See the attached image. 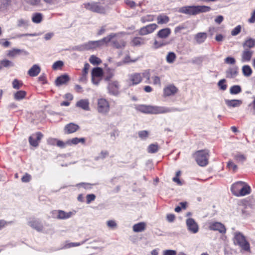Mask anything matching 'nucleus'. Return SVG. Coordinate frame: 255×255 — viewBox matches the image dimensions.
<instances>
[{
    "label": "nucleus",
    "instance_id": "17",
    "mask_svg": "<svg viewBox=\"0 0 255 255\" xmlns=\"http://www.w3.org/2000/svg\"><path fill=\"white\" fill-rule=\"evenodd\" d=\"M103 75V70L100 67H96L93 69L92 71V81L95 85L99 84L98 81H95V77L99 78Z\"/></svg>",
    "mask_w": 255,
    "mask_h": 255
},
{
    "label": "nucleus",
    "instance_id": "15",
    "mask_svg": "<svg viewBox=\"0 0 255 255\" xmlns=\"http://www.w3.org/2000/svg\"><path fill=\"white\" fill-rule=\"evenodd\" d=\"M244 49L241 55V61L242 62H249L252 59L254 51L252 49Z\"/></svg>",
    "mask_w": 255,
    "mask_h": 255
},
{
    "label": "nucleus",
    "instance_id": "14",
    "mask_svg": "<svg viewBox=\"0 0 255 255\" xmlns=\"http://www.w3.org/2000/svg\"><path fill=\"white\" fill-rule=\"evenodd\" d=\"M186 225L188 230L192 233H196L199 230L198 225L192 218H189L186 220Z\"/></svg>",
    "mask_w": 255,
    "mask_h": 255
},
{
    "label": "nucleus",
    "instance_id": "36",
    "mask_svg": "<svg viewBox=\"0 0 255 255\" xmlns=\"http://www.w3.org/2000/svg\"><path fill=\"white\" fill-rule=\"evenodd\" d=\"M23 50L18 49H13L9 50L7 52V56L10 58H14L17 56L20 55Z\"/></svg>",
    "mask_w": 255,
    "mask_h": 255
},
{
    "label": "nucleus",
    "instance_id": "50",
    "mask_svg": "<svg viewBox=\"0 0 255 255\" xmlns=\"http://www.w3.org/2000/svg\"><path fill=\"white\" fill-rule=\"evenodd\" d=\"M226 82L225 79H222L220 80L218 83V86L220 88V89L223 91L226 90L227 86L225 84Z\"/></svg>",
    "mask_w": 255,
    "mask_h": 255
},
{
    "label": "nucleus",
    "instance_id": "22",
    "mask_svg": "<svg viewBox=\"0 0 255 255\" xmlns=\"http://www.w3.org/2000/svg\"><path fill=\"white\" fill-rule=\"evenodd\" d=\"M237 67H230L226 72V77L228 78H234L238 74Z\"/></svg>",
    "mask_w": 255,
    "mask_h": 255
},
{
    "label": "nucleus",
    "instance_id": "35",
    "mask_svg": "<svg viewBox=\"0 0 255 255\" xmlns=\"http://www.w3.org/2000/svg\"><path fill=\"white\" fill-rule=\"evenodd\" d=\"M82 143L83 144L85 143V138L84 137L82 138H78V137H74L72 139H69L67 140V143L68 145L71 144H77L79 143Z\"/></svg>",
    "mask_w": 255,
    "mask_h": 255
},
{
    "label": "nucleus",
    "instance_id": "6",
    "mask_svg": "<svg viewBox=\"0 0 255 255\" xmlns=\"http://www.w3.org/2000/svg\"><path fill=\"white\" fill-rule=\"evenodd\" d=\"M97 110L102 114H107L110 111V104L108 101L104 98H100L97 102Z\"/></svg>",
    "mask_w": 255,
    "mask_h": 255
},
{
    "label": "nucleus",
    "instance_id": "53",
    "mask_svg": "<svg viewBox=\"0 0 255 255\" xmlns=\"http://www.w3.org/2000/svg\"><path fill=\"white\" fill-rule=\"evenodd\" d=\"M241 30V25H238L235 28H234L231 34L232 35L235 36L238 35Z\"/></svg>",
    "mask_w": 255,
    "mask_h": 255
},
{
    "label": "nucleus",
    "instance_id": "19",
    "mask_svg": "<svg viewBox=\"0 0 255 255\" xmlns=\"http://www.w3.org/2000/svg\"><path fill=\"white\" fill-rule=\"evenodd\" d=\"M70 80V77L66 74L62 75L58 77L55 80V83L57 86H60L63 84H67Z\"/></svg>",
    "mask_w": 255,
    "mask_h": 255
},
{
    "label": "nucleus",
    "instance_id": "26",
    "mask_svg": "<svg viewBox=\"0 0 255 255\" xmlns=\"http://www.w3.org/2000/svg\"><path fill=\"white\" fill-rule=\"evenodd\" d=\"M40 70V67L38 65L35 64L28 71V74L31 77H35L39 74Z\"/></svg>",
    "mask_w": 255,
    "mask_h": 255
},
{
    "label": "nucleus",
    "instance_id": "49",
    "mask_svg": "<svg viewBox=\"0 0 255 255\" xmlns=\"http://www.w3.org/2000/svg\"><path fill=\"white\" fill-rule=\"evenodd\" d=\"M204 60L203 56H199L195 57L192 60V63L193 64H201Z\"/></svg>",
    "mask_w": 255,
    "mask_h": 255
},
{
    "label": "nucleus",
    "instance_id": "45",
    "mask_svg": "<svg viewBox=\"0 0 255 255\" xmlns=\"http://www.w3.org/2000/svg\"><path fill=\"white\" fill-rule=\"evenodd\" d=\"M12 87L15 89H19L23 86V83L21 81L18 80L16 79H14L12 82Z\"/></svg>",
    "mask_w": 255,
    "mask_h": 255
},
{
    "label": "nucleus",
    "instance_id": "59",
    "mask_svg": "<svg viewBox=\"0 0 255 255\" xmlns=\"http://www.w3.org/2000/svg\"><path fill=\"white\" fill-rule=\"evenodd\" d=\"M67 145H68L67 141L66 142H64L62 140L58 139L56 145L58 147L61 148H65Z\"/></svg>",
    "mask_w": 255,
    "mask_h": 255
},
{
    "label": "nucleus",
    "instance_id": "20",
    "mask_svg": "<svg viewBox=\"0 0 255 255\" xmlns=\"http://www.w3.org/2000/svg\"><path fill=\"white\" fill-rule=\"evenodd\" d=\"M177 91V88L174 85H170L164 88V94L166 96H170L175 94Z\"/></svg>",
    "mask_w": 255,
    "mask_h": 255
},
{
    "label": "nucleus",
    "instance_id": "5",
    "mask_svg": "<svg viewBox=\"0 0 255 255\" xmlns=\"http://www.w3.org/2000/svg\"><path fill=\"white\" fill-rule=\"evenodd\" d=\"M193 156L195 159L197 163L200 166L204 167L208 164L209 154L208 150L197 151L193 154Z\"/></svg>",
    "mask_w": 255,
    "mask_h": 255
},
{
    "label": "nucleus",
    "instance_id": "7",
    "mask_svg": "<svg viewBox=\"0 0 255 255\" xmlns=\"http://www.w3.org/2000/svg\"><path fill=\"white\" fill-rule=\"evenodd\" d=\"M120 85L118 81H111L108 85V90L109 93L113 95L117 96L119 94Z\"/></svg>",
    "mask_w": 255,
    "mask_h": 255
},
{
    "label": "nucleus",
    "instance_id": "24",
    "mask_svg": "<svg viewBox=\"0 0 255 255\" xmlns=\"http://www.w3.org/2000/svg\"><path fill=\"white\" fill-rule=\"evenodd\" d=\"M28 225L32 228L38 232L41 231L43 229V226L38 220L33 219L28 222Z\"/></svg>",
    "mask_w": 255,
    "mask_h": 255
},
{
    "label": "nucleus",
    "instance_id": "51",
    "mask_svg": "<svg viewBox=\"0 0 255 255\" xmlns=\"http://www.w3.org/2000/svg\"><path fill=\"white\" fill-rule=\"evenodd\" d=\"M227 167L230 169H232L234 172H235L238 168L237 165L233 163L231 160H230L227 163Z\"/></svg>",
    "mask_w": 255,
    "mask_h": 255
},
{
    "label": "nucleus",
    "instance_id": "38",
    "mask_svg": "<svg viewBox=\"0 0 255 255\" xmlns=\"http://www.w3.org/2000/svg\"><path fill=\"white\" fill-rule=\"evenodd\" d=\"M159 149L158 144L156 143H152L150 144L147 147V151L150 153H154L157 152Z\"/></svg>",
    "mask_w": 255,
    "mask_h": 255
},
{
    "label": "nucleus",
    "instance_id": "63",
    "mask_svg": "<svg viewBox=\"0 0 255 255\" xmlns=\"http://www.w3.org/2000/svg\"><path fill=\"white\" fill-rule=\"evenodd\" d=\"M248 22L250 23L255 22V9L251 13V17L248 19Z\"/></svg>",
    "mask_w": 255,
    "mask_h": 255
},
{
    "label": "nucleus",
    "instance_id": "44",
    "mask_svg": "<svg viewBox=\"0 0 255 255\" xmlns=\"http://www.w3.org/2000/svg\"><path fill=\"white\" fill-rule=\"evenodd\" d=\"M11 0H0V9H5L9 5Z\"/></svg>",
    "mask_w": 255,
    "mask_h": 255
},
{
    "label": "nucleus",
    "instance_id": "16",
    "mask_svg": "<svg viewBox=\"0 0 255 255\" xmlns=\"http://www.w3.org/2000/svg\"><path fill=\"white\" fill-rule=\"evenodd\" d=\"M79 128L80 127L78 125L71 123L65 126L64 131L66 134H70L77 131Z\"/></svg>",
    "mask_w": 255,
    "mask_h": 255
},
{
    "label": "nucleus",
    "instance_id": "10",
    "mask_svg": "<svg viewBox=\"0 0 255 255\" xmlns=\"http://www.w3.org/2000/svg\"><path fill=\"white\" fill-rule=\"evenodd\" d=\"M158 26L155 23L148 24L140 28L138 33L140 35H145L153 32Z\"/></svg>",
    "mask_w": 255,
    "mask_h": 255
},
{
    "label": "nucleus",
    "instance_id": "48",
    "mask_svg": "<svg viewBox=\"0 0 255 255\" xmlns=\"http://www.w3.org/2000/svg\"><path fill=\"white\" fill-rule=\"evenodd\" d=\"M168 43L165 42L163 41L155 40L153 43V46L155 48L157 49L163 46L166 45Z\"/></svg>",
    "mask_w": 255,
    "mask_h": 255
},
{
    "label": "nucleus",
    "instance_id": "11",
    "mask_svg": "<svg viewBox=\"0 0 255 255\" xmlns=\"http://www.w3.org/2000/svg\"><path fill=\"white\" fill-rule=\"evenodd\" d=\"M43 134L40 132H37L32 134L29 137V142L30 144L34 147H37L43 137Z\"/></svg>",
    "mask_w": 255,
    "mask_h": 255
},
{
    "label": "nucleus",
    "instance_id": "2",
    "mask_svg": "<svg viewBox=\"0 0 255 255\" xmlns=\"http://www.w3.org/2000/svg\"><path fill=\"white\" fill-rule=\"evenodd\" d=\"M105 45L111 43V45L117 49H123L126 45V41L120 34L111 33L104 38Z\"/></svg>",
    "mask_w": 255,
    "mask_h": 255
},
{
    "label": "nucleus",
    "instance_id": "12",
    "mask_svg": "<svg viewBox=\"0 0 255 255\" xmlns=\"http://www.w3.org/2000/svg\"><path fill=\"white\" fill-rule=\"evenodd\" d=\"M142 81V75L141 73H135L130 74L129 76L128 82L129 86L137 85Z\"/></svg>",
    "mask_w": 255,
    "mask_h": 255
},
{
    "label": "nucleus",
    "instance_id": "9",
    "mask_svg": "<svg viewBox=\"0 0 255 255\" xmlns=\"http://www.w3.org/2000/svg\"><path fill=\"white\" fill-rule=\"evenodd\" d=\"M85 7L87 9L92 11L98 12L100 13H104L105 12V9L104 7L97 3H85Z\"/></svg>",
    "mask_w": 255,
    "mask_h": 255
},
{
    "label": "nucleus",
    "instance_id": "28",
    "mask_svg": "<svg viewBox=\"0 0 255 255\" xmlns=\"http://www.w3.org/2000/svg\"><path fill=\"white\" fill-rule=\"evenodd\" d=\"M171 33V29L169 28H165L160 30L157 34V36L160 38H166L168 37Z\"/></svg>",
    "mask_w": 255,
    "mask_h": 255
},
{
    "label": "nucleus",
    "instance_id": "58",
    "mask_svg": "<svg viewBox=\"0 0 255 255\" xmlns=\"http://www.w3.org/2000/svg\"><path fill=\"white\" fill-rule=\"evenodd\" d=\"M142 77H145L147 79V81L146 83H150L149 79H150V73L148 71H145L144 72L141 73Z\"/></svg>",
    "mask_w": 255,
    "mask_h": 255
},
{
    "label": "nucleus",
    "instance_id": "18",
    "mask_svg": "<svg viewBox=\"0 0 255 255\" xmlns=\"http://www.w3.org/2000/svg\"><path fill=\"white\" fill-rule=\"evenodd\" d=\"M244 184L245 182L243 181H238L233 184L231 188L232 193L234 195L239 197V194L240 192V189H241L242 186L244 185Z\"/></svg>",
    "mask_w": 255,
    "mask_h": 255
},
{
    "label": "nucleus",
    "instance_id": "4",
    "mask_svg": "<svg viewBox=\"0 0 255 255\" xmlns=\"http://www.w3.org/2000/svg\"><path fill=\"white\" fill-rule=\"evenodd\" d=\"M233 242L235 245L238 246L242 250L245 252L250 251V245L244 235L239 232L234 233Z\"/></svg>",
    "mask_w": 255,
    "mask_h": 255
},
{
    "label": "nucleus",
    "instance_id": "55",
    "mask_svg": "<svg viewBox=\"0 0 255 255\" xmlns=\"http://www.w3.org/2000/svg\"><path fill=\"white\" fill-rule=\"evenodd\" d=\"M63 65V62L61 61H58L54 63L52 65V68L56 70L58 68H61Z\"/></svg>",
    "mask_w": 255,
    "mask_h": 255
},
{
    "label": "nucleus",
    "instance_id": "39",
    "mask_svg": "<svg viewBox=\"0 0 255 255\" xmlns=\"http://www.w3.org/2000/svg\"><path fill=\"white\" fill-rule=\"evenodd\" d=\"M242 72L245 76L249 77L252 75L253 71L250 66L244 65L242 67Z\"/></svg>",
    "mask_w": 255,
    "mask_h": 255
},
{
    "label": "nucleus",
    "instance_id": "1",
    "mask_svg": "<svg viewBox=\"0 0 255 255\" xmlns=\"http://www.w3.org/2000/svg\"><path fill=\"white\" fill-rule=\"evenodd\" d=\"M136 110L145 114H158L179 111L176 108H168L163 107L146 106L144 105H138Z\"/></svg>",
    "mask_w": 255,
    "mask_h": 255
},
{
    "label": "nucleus",
    "instance_id": "13",
    "mask_svg": "<svg viewBox=\"0 0 255 255\" xmlns=\"http://www.w3.org/2000/svg\"><path fill=\"white\" fill-rule=\"evenodd\" d=\"M178 11L182 13L191 15L197 14L196 6H183L179 9Z\"/></svg>",
    "mask_w": 255,
    "mask_h": 255
},
{
    "label": "nucleus",
    "instance_id": "41",
    "mask_svg": "<svg viewBox=\"0 0 255 255\" xmlns=\"http://www.w3.org/2000/svg\"><path fill=\"white\" fill-rule=\"evenodd\" d=\"M176 58V54L173 52H169L166 56V61L169 63H172L174 62Z\"/></svg>",
    "mask_w": 255,
    "mask_h": 255
},
{
    "label": "nucleus",
    "instance_id": "47",
    "mask_svg": "<svg viewBox=\"0 0 255 255\" xmlns=\"http://www.w3.org/2000/svg\"><path fill=\"white\" fill-rule=\"evenodd\" d=\"M42 15L40 13H35L32 17V20L34 23H39L42 20Z\"/></svg>",
    "mask_w": 255,
    "mask_h": 255
},
{
    "label": "nucleus",
    "instance_id": "30",
    "mask_svg": "<svg viewBox=\"0 0 255 255\" xmlns=\"http://www.w3.org/2000/svg\"><path fill=\"white\" fill-rule=\"evenodd\" d=\"M146 224L144 222H140L133 226L132 229L134 232H141L145 230Z\"/></svg>",
    "mask_w": 255,
    "mask_h": 255
},
{
    "label": "nucleus",
    "instance_id": "42",
    "mask_svg": "<svg viewBox=\"0 0 255 255\" xmlns=\"http://www.w3.org/2000/svg\"><path fill=\"white\" fill-rule=\"evenodd\" d=\"M242 89L239 85H234L230 88V92L231 94H238L241 93Z\"/></svg>",
    "mask_w": 255,
    "mask_h": 255
},
{
    "label": "nucleus",
    "instance_id": "33",
    "mask_svg": "<svg viewBox=\"0 0 255 255\" xmlns=\"http://www.w3.org/2000/svg\"><path fill=\"white\" fill-rule=\"evenodd\" d=\"M14 66V63L8 59H5L0 61V69L3 67L9 68Z\"/></svg>",
    "mask_w": 255,
    "mask_h": 255
},
{
    "label": "nucleus",
    "instance_id": "29",
    "mask_svg": "<svg viewBox=\"0 0 255 255\" xmlns=\"http://www.w3.org/2000/svg\"><path fill=\"white\" fill-rule=\"evenodd\" d=\"M145 39L140 37H134L131 41V44L134 46H139L143 45L145 43Z\"/></svg>",
    "mask_w": 255,
    "mask_h": 255
},
{
    "label": "nucleus",
    "instance_id": "54",
    "mask_svg": "<svg viewBox=\"0 0 255 255\" xmlns=\"http://www.w3.org/2000/svg\"><path fill=\"white\" fill-rule=\"evenodd\" d=\"M138 135L141 139H145L148 136V132L146 130H142L138 132Z\"/></svg>",
    "mask_w": 255,
    "mask_h": 255
},
{
    "label": "nucleus",
    "instance_id": "46",
    "mask_svg": "<svg viewBox=\"0 0 255 255\" xmlns=\"http://www.w3.org/2000/svg\"><path fill=\"white\" fill-rule=\"evenodd\" d=\"M234 158L237 162H244L246 159L244 155L239 153L234 154Z\"/></svg>",
    "mask_w": 255,
    "mask_h": 255
},
{
    "label": "nucleus",
    "instance_id": "61",
    "mask_svg": "<svg viewBox=\"0 0 255 255\" xmlns=\"http://www.w3.org/2000/svg\"><path fill=\"white\" fill-rule=\"evenodd\" d=\"M108 226L112 229H115L117 227V224L115 221L110 220L107 222Z\"/></svg>",
    "mask_w": 255,
    "mask_h": 255
},
{
    "label": "nucleus",
    "instance_id": "64",
    "mask_svg": "<svg viewBox=\"0 0 255 255\" xmlns=\"http://www.w3.org/2000/svg\"><path fill=\"white\" fill-rule=\"evenodd\" d=\"M176 252L174 250H166L164 252L163 255H176Z\"/></svg>",
    "mask_w": 255,
    "mask_h": 255
},
{
    "label": "nucleus",
    "instance_id": "23",
    "mask_svg": "<svg viewBox=\"0 0 255 255\" xmlns=\"http://www.w3.org/2000/svg\"><path fill=\"white\" fill-rule=\"evenodd\" d=\"M244 48L251 49L255 47V39L252 38H247L243 43Z\"/></svg>",
    "mask_w": 255,
    "mask_h": 255
},
{
    "label": "nucleus",
    "instance_id": "60",
    "mask_svg": "<svg viewBox=\"0 0 255 255\" xmlns=\"http://www.w3.org/2000/svg\"><path fill=\"white\" fill-rule=\"evenodd\" d=\"M31 180V176L26 173L22 178H21V181L23 182H28Z\"/></svg>",
    "mask_w": 255,
    "mask_h": 255
},
{
    "label": "nucleus",
    "instance_id": "37",
    "mask_svg": "<svg viewBox=\"0 0 255 255\" xmlns=\"http://www.w3.org/2000/svg\"><path fill=\"white\" fill-rule=\"evenodd\" d=\"M157 21L159 24H165L169 22V18L167 15L160 14L157 17Z\"/></svg>",
    "mask_w": 255,
    "mask_h": 255
},
{
    "label": "nucleus",
    "instance_id": "25",
    "mask_svg": "<svg viewBox=\"0 0 255 255\" xmlns=\"http://www.w3.org/2000/svg\"><path fill=\"white\" fill-rule=\"evenodd\" d=\"M76 106L85 111H89L90 110L89 103L88 100L86 99L79 100L76 103Z\"/></svg>",
    "mask_w": 255,
    "mask_h": 255
},
{
    "label": "nucleus",
    "instance_id": "32",
    "mask_svg": "<svg viewBox=\"0 0 255 255\" xmlns=\"http://www.w3.org/2000/svg\"><path fill=\"white\" fill-rule=\"evenodd\" d=\"M73 213L71 212H65L62 210H58L57 218L58 219H66L72 216Z\"/></svg>",
    "mask_w": 255,
    "mask_h": 255
},
{
    "label": "nucleus",
    "instance_id": "34",
    "mask_svg": "<svg viewBox=\"0 0 255 255\" xmlns=\"http://www.w3.org/2000/svg\"><path fill=\"white\" fill-rule=\"evenodd\" d=\"M26 95V92L25 91L20 90L14 94L13 97L15 100L20 101L24 99Z\"/></svg>",
    "mask_w": 255,
    "mask_h": 255
},
{
    "label": "nucleus",
    "instance_id": "52",
    "mask_svg": "<svg viewBox=\"0 0 255 255\" xmlns=\"http://www.w3.org/2000/svg\"><path fill=\"white\" fill-rule=\"evenodd\" d=\"M225 63L228 64H235L236 63V60L234 58L232 57H227L224 60Z\"/></svg>",
    "mask_w": 255,
    "mask_h": 255
},
{
    "label": "nucleus",
    "instance_id": "27",
    "mask_svg": "<svg viewBox=\"0 0 255 255\" xmlns=\"http://www.w3.org/2000/svg\"><path fill=\"white\" fill-rule=\"evenodd\" d=\"M207 38V34L206 32H199L194 36V39L198 44L203 43Z\"/></svg>",
    "mask_w": 255,
    "mask_h": 255
},
{
    "label": "nucleus",
    "instance_id": "8",
    "mask_svg": "<svg viewBox=\"0 0 255 255\" xmlns=\"http://www.w3.org/2000/svg\"><path fill=\"white\" fill-rule=\"evenodd\" d=\"M209 228L210 230L217 231L222 234H224L226 232L225 226L220 222H215L210 223Z\"/></svg>",
    "mask_w": 255,
    "mask_h": 255
},
{
    "label": "nucleus",
    "instance_id": "56",
    "mask_svg": "<svg viewBox=\"0 0 255 255\" xmlns=\"http://www.w3.org/2000/svg\"><path fill=\"white\" fill-rule=\"evenodd\" d=\"M96 198V196L93 194H88L86 196L87 203L89 204Z\"/></svg>",
    "mask_w": 255,
    "mask_h": 255
},
{
    "label": "nucleus",
    "instance_id": "31",
    "mask_svg": "<svg viewBox=\"0 0 255 255\" xmlns=\"http://www.w3.org/2000/svg\"><path fill=\"white\" fill-rule=\"evenodd\" d=\"M240 190V192L239 194V197L249 194L251 191V187L245 182Z\"/></svg>",
    "mask_w": 255,
    "mask_h": 255
},
{
    "label": "nucleus",
    "instance_id": "43",
    "mask_svg": "<svg viewBox=\"0 0 255 255\" xmlns=\"http://www.w3.org/2000/svg\"><path fill=\"white\" fill-rule=\"evenodd\" d=\"M90 62L93 65H99L101 63V60L100 58L95 55H92L89 59Z\"/></svg>",
    "mask_w": 255,
    "mask_h": 255
},
{
    "label": "nucleus",
    "instance_id": "57",
    "mask_svg": "<svg viewBox=\"0 0 255 255\" xmlns=\"http://www.w3.org/2000/svg\"><path fill=\"white\" fill-rule=\"evenodd\" d=\"M58 139L55 138H49L47 139V143L51 145H56Z\"/></svg>",
    "mask_w": 255,
    "mask_h": 255
},
{
    "label": "nucleus",
    "instance_id": "62",
    "mask_svg": "<svg viewBox=\"0 0 255 255\" xmlns=\"http://www.w3.org/2000/svg\"><path fill=\"white\" fill-rule=\"evenodd\" d=\"M87 73H85L82 71V74L81 76L79 78V81L83 83H85L87 81Z\"/></svg>",
    "mask_w": 255,
    "mask_h": 255
},
{
    "label": "nucleus",
    "instance_id": "40",
    "mask_svg": "<svg viewBox=\"0 0 255 255\" xmlns=\"http://www.w3.org/2000/svg\"><path fill=\"white\" fill-rule=\"evenodd\" d=\"M197 14L201 12H206L209 11L211 10V7L205 5H197Z\"/></svg>",
    "mask_w": 255,
    "mask_h": 255
},
{
    "label": "nucleus",
    "instance_id": "3",
    "mask_svg": "<svg viewBox=\"0 0 255 255\" xmlns=\"http://www.w3.org/2000/svg\"><path fill=\"white\" fill-rule=\"evenodd\" d=\"M104 45H105V41L103 38L99 40L90 41L83 44L75 46L72 48V50L79 51L94 50Z\"/></svg>",
    "mask_w": 255,
    "mask_h": 255
},
{
    "label": "nucleus",
    "instance_id": "21",
    "mask_svg": "<svg viewBox=\"0 0 255 255\" xmlns=\"http://www.w3.org/2000/svg\"><path fill=\"white\" fill-rule=\"evenodd\" d=\"M225 102L227 106L230 108H236L240 107L243 103L241 100H225Z\"/></svg>",
    "mask_w": 255,
    "mask_h": 255
}]
</instances>
